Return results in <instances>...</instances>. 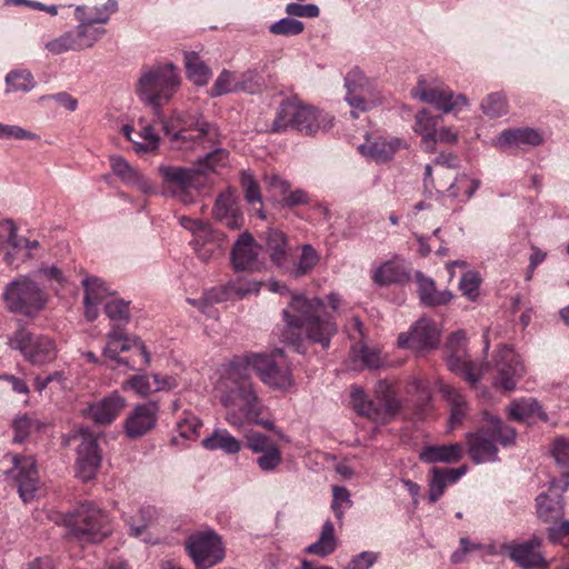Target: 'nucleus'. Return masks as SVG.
<instances>
[{
	"label": "nucleus",
	"instance_id": "obj_1",
	"mask_svg": "<svg viewBox=\"0 0 569 569\" xmlns=\"http://www.w3.org/2000/svg\"><path fill=\"white\" fill-rule=\"evenodd\" d=\"M180 86L178 67L172 62H158L142 67L136 91L140 101L151 108L172 148L188 150L213 143L218 137L217 129L202 117L179 111L169 118L163 117V106L171 101Z\"/></svg>",
	"mask_w": 569,
	"mask_h": 569
},
{
	"label": "nucleus",
	"instance_id": "obj_2",
	"mask_svg": "<svg viewBox=\"0 0 569 569\" xmlns=\"http://www.w3.org/2000/svg\"><path fill=\"white\" fill-rule=\"evenodd\" d=\"M289 308L297 315L288 309L282 310L287 330H303L308 340L328 349L338 326L333 316L326 312L325 301L319 297L292 295Z\"/></svg>",
	"mask_w": 569,
	"mask_h": 569
},
{
	"label": "nucleus",
	"instance_id": "obj_3",
	"mask_svg": "<svg viewBox=\"0 0 569 569\" xmlns=\"http://www.w3.org/2000/svg\"><path fill=\"white\" fill-rule=\"evenodd\" d=\"M248 388L249 357L234 358L224 367L217 390L221 402L228 409V422L238 428L249 420Z\"/></svg>",
	"mask_w": 569,
	"mask_h": 569
},
{
	"label": "nucleus",
	"instance_id": "obj_4",
	"mask_svg": "<svg viewBox=\"0 0 569 569\" xmlns=\"http://www.w3.org/2000/svg\"><path fill=\"white\" fill-rule=\"evenodd\" d=\"M331 126V120L327 121L317 108L303 103L298 98H289L280 103L277 116L271 123H260L257 121L256 130L259 132L280 133L289 127L306 134L316 132Z\"/></svg>",
	"mask_w": 569,
	"mask_h": 569
},
{
	"label": "nucleus",
	"instance_id": "obj_5",
	"mask_svg": "<svg viewBox=\"0 0 569 569\" xmlns=\"http://www.w3.org/2000/svg\"><path fill=\"white\" fill-rule=\"evenodd\" d=\"M483 421L486 427L466 436L469 456L476 463L496 461V443L508 447L515 443L517 437L516 430L496 416L485 413Z\"/></svg>",
	"mask_w": 569,
	"mask_h": 569
},
{
	"label": "nucleus",
	"instance_id": "obj_6",
	"mask_svg": "<svg viewBox=\"0 0 569 569\" xmlns=\"http://www.w3.org/2000/svg\"><path fill=\"white\" fill-rule=\"evenodd\" d=\"M375 399H369L360 387L351 391V405L361 417L385 425L393 420L402 409V402L397 398L392 386L387 380H379L375 386Z\"/></svg>",
	"mask_w": 569,
	"mask_h": 569
},
{
	"label": "nucleus",
	"instance_id": "obj_7",
	"mask_svg": "<svg viewBox=\"0 0 569 569\" xmlns=\"http://www.w3.org/2000/svg\"><path fill=\"white\" fill-rule=\"evenodd\" d=\"M9 312L36 318L48 305L46 290L28 276H19L10 281L2 293Z\"/></svg>",
	"mask_w": 569,
	"mask_h": 569
},
{
	"label": "nucleus",
	"instance_id": "obj_8",
	"mask_svg": "<svg viewBox=\"0 0 569 569\" xmlns=\"http://www.w3.org/2000/svg\"><path fill=\"white\" fill-rule=\"evenodd\" d=\"M68 525L71 535L80 542L97 543L111 533L109 516L91 502L80 505Z\"/></svg>",
	"mask_w": 569,
	"mask_h": 569
},
{
	"label": "nucleus",
	"instance_id": "obj_9",
	"mask_svg": "<svg viewBox=\"0 0 569 569\" xmlns=\"http://www.w3.org/2000/svg\"><path fill=\"white\" fill-rule=\"evenodd\" d=\"M9 346L18 350L24 360L33 366L53 362L59 352L57 341L44 333L31 332L24 328L17 330L9 339Z\"/></svg>",
	"mask_w": 569,
	"mask_h": 569
},
{
	"label": "nucleus",
	"instance_id": "obj_10",
	"mask_svg": "<svg viewBox=\"0 0 569 569\" xmlns=\"http://www.w3.org/2000/svg\"><path fill=\"white\" fill-rule=\"evenodd\" d=\"M251 367L260 379L271 388L288 390L293 387L291 368L281 350H277L272 355H251Z\"/></svg>",
	"mask_w": 569,
	"mask_h": 569
},
{
	"label": "nucleus",
	"instance_id": "obj_11",
	"mask_svg": "<svg viewBox=\"0 0 569 569\" xmlns=\"http://www.w3.org/2000/svg\"><path fill=\"white\" fill-rule=\"evenodd\" d=\"M186 548L196 569H208L224 559L221 538L211 529L190 535Z\"/></svg>",
	"mask_w": 569,
	"mask_h": 569
},
{
	"label": "nucleus",
	"instance_id": "obj_12",
	"mask_svg": "<svg viewBox=\"0 0 569 569\" xmlns=\"http://www.w3.org/2000/svg\"><path fill=\"white\" fill-rule=\"evenodd\" d=\"M229 164V152L218 148L199 158L191 167H160L163 178H193V176L223 174Z\"/></svg>",
	"mask_w": 569,
	"mask_h": 569
},
{
	"label": "nucleus",
	"instance_id": "obj_13",
	"mask_svg": "<svg viewBox=\"0 0 569 569\" xmlns=\"http://www.w3.org/2000/svg\"><path fill=\"white\" fill-rule=\"evenodd\" d=\"M345 86L347 88L346 101L352 109L353 118H358L360 112H366L379 101L376 87L358 68L348 72Z\"/></svg>",
	"mask_w": 569,
	"mask_h": 569
},
{
	"label": "nucleus",
	"instance_id": "obj_14",
	"mask_svg": "<svg viewBox=\"0 0 569 569\" xmlns=\"http://www.w3.org/2000/svg\"><path fill=\"white\" fill-rule=\"evenodd\" d=\"M440 329L436 322L429 318L417 320L408 332L399 335L397 343L403 349H411L422 353L436 349L439 345Z\"/></svg>",
	"mask_w": 569,
	"mask_h": 569
},
{
	"label": "nucleus",
	"instance_id": "obj_15",
	"mask_svg": "<svg viewBox=\"0 0 569 569\" xmlns=\"http://www.w3.org/2000/svg\"><path fill=\"white\" fill-rule=\"evenodd\" d=\"M466 345L467 337L462 330H458L449 337L446 343V349L449 352L447 356V365L451 371L460 375L471 385H475L480 380L481 372L476 369L468 359Z\"/></svg>",
	"mask_w": 569,
	"mask_h": 569
},
{
	"label": "nucleus",
	"instance_id": "obj_16",
	"mask_svg": "<svg viewBox=\"0 0 569 569\" xmlns=\"http://www.w3.org/2000/svg\"><path fill=\"white\" fill-rule=\"evenodd\" d=\"M495 366L498 372L495 385L506 391H512L517 381L526 373L520 356L507 345L498 349Z\"/></svg>",
	"mask_w": 569,
	"mask_h": 569
},
{
	"label": "nucleus",
	"instance_id": "obj_17",
	"mask_svg": "<svg viewBox=\"0 0 569 569\" xmlns=\"http://www.w3.org/2000/svg\"><path fill=\"white\" fill-rule=\"evenodd\" d=\"M13 467L9 475L14 479L18 492L23 502L34 499L39 489V476L36 459L32 456H12Z\"/></svg>",
	"mask_w": 569,
	"mask_h": 569
},
{
	"label": "nucleus",
	"instance_id": "obj_18",
	"mask_svg": "<svg viewBox=\"0 0 569 569\" xmlns=\"http://www.w3.org/2000/svg\"><path fill=\"white\" fill-rule=\"evenodd\" d=\"M80 443L77 449L76 476L82 481L93 479L101 463L97 438L89 430L79 431Z\"/></svg>",
	"mask_w": 569,
	"mask_h": 569
},
{
	"label": "nucleus",
	"instance_id": "obj_19",
	"mask_svg": "<svg viewBox=\"0 0 569 569\" xmlns=\"http://www.w3.org/2000/svg\"><path fill=\"white\" fill-rule=\"evenodd\" d=\"M249 292V281L246 277H238L226 286L213 288L201 299H188L187 301L198 308L202 313L212 316V305L230 299H242Z\"/></svg>",
	"mask_w": 569,
	"mask_h": 569
},
{
	"label": "nucleus",
	"instance_id": "obj_20",
	"mask_svg": "<svg viewBox=\"0 0 569 569\" xmlns=\"http://www.w3.org/2000/svg\"><path fill=\"white\" fill-rule=\"evenodd\" d=\"M133 347L139 350L143 366L148 367L151 356L142 340L137 337L130 338L118 330H112L107 335V346L103 348L102 353L104 357L114 360L119 366H126L133 370L134 367L130 366L126 358L119 357L120 352L128 351Z\"/></svg>",
	"mask_w": 569,
	"mask_h": 569
},
{
	"label": "nucleus",
	"instance_id": "obj_21",
	"mask_svg": "<svg viewBox=\"0 0 569 569\" xmlns=\"http://www.w3.org/2000/svg\"><path fill=\"white\" fill-rule=\"evenodd\" d=\"M415 97L433 104L443 113H450L468 106V99L462 93H453L448 88H427L425 79H420L413 92Z\"/></svg>",
	"mask_w": 569,
	"mask_h": 569
},
{
	"label": "nucleus",
	"instance_id": "obj_22",
	"mask_svg": "<svg viewBox=\"0 0 569 569\" xmlns=\"http://www.w3.org/2000/svg\"><path fill=\"white\" fill-rule=\"evenodd\" d=\"M541 539L533 536L525 542L503 543L501 549L507 551L513 562L523 569L547 568L548 563L539 551Z\"/></svg>",
	"mask_w": 569,
	"mask_h": 569
},
{
	"label": "nucleus",
	"instance_id": "obj_23",
	"mask_svg": "<svg viewBox=\"0 0 569 569\" xmlns=\"http://www.w3.org/2000/svg\"><path fill=\"white\" fill-rule=\"evenodd\" d=\"M127 406L124 397L113 391L102 399L92 402L86 410V416L94 423L107 426L112 423Z\"/></svg>",
	"mask_w": 569,
	"mask_h": 569
},
{
	"label": "nucleus",
	"instance_id": "obj_24",
	"mask_svg": "<svg viewBox=\"0 0 569 569\" xmlns=\"http://www.w3.org/2000/svg\"><path fill=\"white\" fill-rule=\"evenodd\" d=\"M158 411V405L152 401L136 406L124 421L127 436L136 439L150 431L156 426Z\"/></svg>",
	"mask_w": 569,
	"mask_h": 569
},
{
	"label": "nucleus",
	"instance_id": "obj_25",
	"mask_svg": "<svg viewBox=\"0 0 569 569\" xmlns=\"http://www.w3.org/2000/svg\"><path fill=\"white\" fill-rule=\"evenodd\" d=\"M372 281L380 287L401 284L410 279V270L405 260L395 254L380 263L372 272Z\"/></svg>",
	"mask_w": 569,
	"mask_h": 569
},
{
	"label": "nucleus",
	"instance_id": "obj_26",
	"mask_svg": "<svg viewBox=\"0 0 569 569\" xmlns=\"http://www.w3.org/2000/svg\"><path fill=\"white\" fill-rule=\"evenodd\" d=\"M406 148V142L399 138L387 140L381 137H367L366 141L358 147V150L368 159L376 162H386L390 160L397 151Z\"/></svg>",
	"mask_w": 569,
	"mask_h": 569
},
{
	"label": "nucleus",
	"instance_id": "obj_27",
	"mask_svg": "<svg viewBox=\"0 0 569 569\" xmlns=\"http://www.w3.org/2000/svg\"><path fill=\"white\" fill-rule=\"evenodd\" d=\"M213 214L231 230H238L244 224V218L238 209L234 192L231 190H227L217 198Z\"/></svg>",
	"mask_w": 569,
	"mask_h": 569
},
{
	"label": "nucleus",
	"instance_id": "obj_28",
	"mask_svg": "<svg viewBox=\"0 0 569 569\" xmlns=\"http://www.w3.org/2000/svg\"><path fill=\"white\" fill-rule=\"evenodd\" d=\"M543 141L540 132L532 128H518L503 130L496 140L500 148L536 147Z\"/></svg>",
	"mask_w": 569,
	"mask_h": 569
},
{
	"label": "nucleus",
	"instance_id": "obj_29",
	"mask_svg": "<svg viewBox=\"0 0 569 569\" xmlns=\"http://www.w3.org/2000/svg\"><path fill=\"white\" fill-rule=\"evenodd\" d=\"M418 284V296L420 302L426 307H438L449 303L453 295L450 290L438 291L435 281L418 271L416 274Z\"/></svg>",
	"mask_w": 569,
	"mask_h": 569
},
{
	"label": "nucleus",
	"instance_id": "obj_30",
	"mask_svg": "<svg viewBox=\"0 0 569 569\" xmlns=\"http://www.w3.org/2000/svg\"><path fill=\"white\" fill-rule=\"evenodd\" d=\"M462 458L460 443L425 446L419 452V459L426 463H455Z\"/></svg>",
	"mask_w": 569,
	"mask_h": 569
},
{
	"label": "nucleus",
	"instance_id": "obj_31",
	"mask_svg": "<svg viewBox=\"0 0 569 569\" xmlns=\"http://www.w3.org/2000/svg\"><path fill=\"white\" fill-rule=\"evenodd\" d=\"M415 132L421 137V146L429 153L435 152V132L442 121L440 116H432L428 110L417 112Z\"/></svg>",
	"mask_w": 569,
	"mask_h": 569
},
{
	"label": "nucleus",
	"instance_id": "obj_32",
	"mask_svg": "<svg viewBox=\"0 0 569 569\" xmlns=\"http://www.w3.org/2000/svg\"><path fill=\"white\" fill-rule=\"evenodd\" d=\"M427 183L425 188L428 191L431 189L436 190V193L439 197H447L458 202L467 201L477 190L478 181L477 180H452L445 190H441L439 187L435 184L436 180H425Z\"/></svg>",
	"mask_w": 569,
	"mask_h": 569
},
{
	"label": "nucleus",
	"instance_id": "obj_33",
	"mask_svg": "<svg viewBox=\"0 0 569 569\" xmlns=\"http://www.w3.org/2000/svg\"><path fill=\"white\" fill-rule=\"evenodd\" d=\"M508 418L519 422H526L532 418L547 420V415L535 398L513 399L507 408Z\"/></svg>",
	"mask_w": 569,
	"mask_h": 569
},
{
	"label": "nucleus",
	"instance_id": "obj_34",
	"mask_svg": "<svg viewBox=\"0 0 569 569\" xmlns=\"http://www.w3.org/2000/svg\"><path fill=\"white\" fill-rule=\"evenodd\" d=\"M183 61L187 78L196 86H206L211 76V69L204 63V61L194 51H184Z\"/></svg>",
	"mask_w": 569,
	"mask_h": 569
},
{
	"label": "nucleus",
	"instance_id": "obj_35",
	"mask_svg": "<svg viewBox=\"0 0 569 569\" xmlns=\"http://www.w3.org/2000/svg\"><path fill=\"white\" fill-rule=\"evenodd\" d=\"M337 548V537L335 535V527L331 520H326L319 538L316 542L306 548L307 553L316 555L325 558L332 553Z\"/></svg>",
	"mask_w": 569,
	"mask_h": 569
},
{
	"label": "nucleus",
	"instance_id": "obj_36",
	"mask_svg": "<svg viewBox=\"0 0 569 569\" xmlns=\"http://www.w3.org/2000/svg\"><path fill=\"white\" fill-rule=\"evenodd\" d=\"M230 263L236 273L246 272L249 268V232L243 231L230 251Z\"/></svg>",
	"mask_w": 569,
	"mask_h": 569
},
{
	"label": "nucleus",
	"instance_id": "obj_37",
	"mask_svg": "<svg viewBox=\"0 0 569 569\" xmlns=\"http://www.w3.org/2000/svg\"><path fill=\"white\" fill-rule=\"evenodd\" d=\"M199 180H166L164 190L171 192L182 203H192L199 194Z\"/></svg>",
	"mask_w": 569,
	"mask_h": 569
},
{
	"label": "nucleus",
	"instance_id": "obj_38",
	"mask_svg": "<svg viewBox=\"0 0 569 569\" xmlns=\"http://www.w3.org/2000/svg\"><path fill=\"white\" fill-rule=\"evenodd\" d=\"M203 448L208 450L221 449L228 453H236L240 450L239 441L229 435L228 431L218 429L202 440Z\"/></svg>",
	"mask_w": 569,
	"mask_h": 569
},
{
	"label": "nucleus",
	"instance_id": "obj_39",
	"mask_svg": "<svg viewBox=\"0 0 569 569\" xmlns=\"http://www.w3.org/2000/svg\"><path fill=\"white\" fill-rule=\"evenodd\" d=\"M441 393L450 403V425L453 428L460 423L465 417L468 407L463 396L451 386L441 387Z\"/></svg>",
	"mask_w": 569,
	"mask_h": 569
},
{
	"label": "nucleus",
	"instance_id": "obj_40",
	"mask_svg": "<svg viewBox=\"0 0 569 569\" xmlns=\"http://www.w3.org/2000/svg\"><path fill=\"white\" fill-rule=\"evenodd\" d=\"M537 515L543 522H556L563 516V505L541 493L537 498Z\"/></svg>",
	"mask_w": 569,
	"mask_h": 569
},
{
	"label": "nucleus",
	"instance_id": "obj_41",
	"mask_svg": "<svg viewBox=\"0 0 569 569\" xmlns=\"http://www.w3.org/2000/svg\"><path fill=\"white\" fill-rule=\"evenodd\" d=\"M138 516L139 518L124 512L126 521L130 527V535L133 537H140L142 535L146 528L153 521L156 510L151 506H144L138 510Z\"/></svg>",
	"mask_w": 569,
	"mask_h": 569
},
{
	"label": "nucleus",
	"instance_id": "obj_42",
	"mask_svg": "<svg viewBox=\"0 0 569 569\" xmlns=\"http://www.w3.org/2000/svg\"><path fill=\"white\" fill-rule=\"evenodd\" d=\"M266 246L274 263L281 264L286 260L287 238L284 233L276 229H269Z\"/></svg>",
	"mask_w": 569,
	"mask_h": 569
},
{
	"label": "nucleus",
	"instance_id": "obj_43",
	"mask_svg": "<svg viewBox=\"0 0 569 569\" xmlns=\"http://www.w3.org/2000/svg\"><path fill=\"white\" fill-rule=\"evenodd\" d=\"M6 92L22 91L28 92L33 89V76L28 70H12L6 76Z\"/></svg>",
	"mask_w": 569,
	"mask_h": 569
},
{
	"label": "nucleus",
	"instance_id": "obj_44",
	"mask_svg": "<svg viewBox=\"0 0 569 569\" xmlns=\"http://www.w3.org/2000/svg\"><path fill=\"white\" fill-rule=\"evenodd\" d=\"M482 279L479 272L469 270L465 272L459 281V290L461 295L469 301L475 302L480 296V284Z\"/></svg>",
	"mask_w": 569,
	"mask_h": 569
},
{
	"label": "nucleus",
	"instance_id": "obj_45",
	"mask_svg": "<svg viewBox=\"0 0 569 569\" xmlns=\"http://www.w3.org/2000/svg\"><path fill=\"white\" fill-rule=\"evenodd\" d=\"M44 48L52 54H61L70 50L79 51L80 44L74 31H67L60 37L47 42Z\"/></svg>",
	"mask_w": 569,
	"mask_h": 569
},
{
	"label": "nucleus",
	"instance_id": "obj_46",
	"mask_svg": "<svg viewBox=\"0 0 569 569\" xmlns=\"http://www.w3.org/2000/svg\"><path fill=\"white\" fill-rule=\"evenodd\" d=\"M459 166V160L453 153L439 154L431 164L425 167L423 176L426 178L432 174L445 176L448 174V169H455Z\"/></svg>",
	"mask_w": 569,
	"mask_h": 569
},
{
	"label": "nucleus",
	"instance_id": "obj_47",
	"mask_svg": "<svg viewBox=\"0 0 569 569\" xmlns=\"http://www.w3.org/2000/svg\"><path fill=\"white\" fill-rule=\"evenodd\" d=\"M319 262V254L311 244H305L298 263L293 268V274L301 277L310 272Z\"/></svg>",
	"mask_w": 569,
	"mask_h": 569
},
{
	"label": "nucleus",
	"instance_id": "obj_48",
	"mask_svg": "<svg viewBox=\"0 0 569 569\" xmlns=\"http://www.w3.org/2000/svg\"><path fill=\"white\" fill-rule=\"evenodd\" d=\"M251 425L261 426L268 430H274L273 419L267 408H264L258 398L251 392Z\"/></svg>",
	"mask_w": 569,
	"mask_h": 569
},
{
	"label": "nucleus",
	"instance_id": "obj_49",
	"mask_svg": "<svg viewBox=\"0 0 569 569\" xmlns=\"http://www.w3.org/2000/svg\"><path fill=\"white\" fill-rule=\"evenodd\" d=\"M481 109L487 116L498 118L508 112V102L503 94L496 92L482 101Z\"/></svg>",
	"mask_w": 569,
	"mask_h": 569
},
{
	"label": "nucleus",
	"instance_id": "obj_50",
	"mask_svg": "<svg viewBox=\"0 0 569 569\" xmlns=\"http://www.w3.org/2000/svg\"><path fill=\"white\" fill-rule=\"evenodd\" d=\"M0 228L2 231L8 233L7 243L13 250H18L24 246L28 251H31L39 246L37 240L30 241L26 239H19L17 236V227L12 220L2 221L0 223Z\"/></svg>",
	"mask_w": 569,
	"mask_h": 569
},
{
	"label": "nucleus",
	"instance_id": "obj_51",
	"mask_svg": "<svg viewBox=\"0 0 569 569\" xmlns=\"http://www.w3.org/2000/svg\"><path fill=\"white\" fill-rule=\"evenodd\" d=\"M351 506L352 501L349 490L346 487L333 486L331 510L339 521L343 518L345 508H350Z\"/></svg>",
	"mask_w": 569,
	"mask_h": 569
},
{
	"label": "nucleus",
	"instance_id": "obj_52",
	"mask_svg": "<svg viewBox=\"0 0 569 569\" xmlns=\"http://www.w3.org/2000/svg\"><path fill=\"white\" fill-rule=\"evenodd\" d=\"M122 132L129 141L133 143V149L137 153H150L158 149L160 139H146L138 138L133 134V128L129 124L122 127Z\"/></svg>",
	"mask_w": 569,
	"mask_h": 569
},
{
	"label": "nucleus",
	"instance_id": "obj_53",
	"mask_svg": "<svg viewBox=\"0 0 569 569\" xmlns=\"http://www.w3.org/2000/svg\"><path fill=\"white\" fill-rule=\"evenodd\" d=\"M305 30V24L296 19L282 18L279 21L272 23L269 31L276 36H297Z\"/></svg>",
	"mask_w": 569,
	"mask_h": 569
},
{
	"label": "nucleus",
	"instance_id": "obj_54",
	"mask_svg": "<svg viewBox=\"0 0 569 569\" xmlns=\"http://www.w3.org/2000/svg\"><path fill=\"white\" fill-rule=\"evenodd\" d=\"M201 427L202 421L193 415H188L177 423L179 436L187 440L198 439Z\"/></svg>",
	"mask_w": 569,
	"mask_h": 569
},
{
	"label": "nucleus",
	"instance_id": "obj_55",
	"mask_svg": "<svg viewBox=\"0 0 569 569\" xmlns=\"http://www.w3.org/2000/svg\"><path fill=\"white\" fill-rule=\"evenodd\" d=\"M103 28H93L92 26H78L74 34L78 37L80 50L92 47L103 34Z\"/></svg>",
	"mask_w": 569,
	"mask_h": 569
},
{
	"label": "nucleus",
	"instance_id": "obj_56",
	"mask_svg": "<svg viewBox=\"0 0 569 569\" xmlns=\"http://www.w3.org/2000/svg\"><path fill=\"white\" fill-rule=\"evenodd\" d=\"M123 390H132L140 397H147L153 392L152 382L147 375H134L122 383Z\"/></svg>",
	"mask_w": 569,
	"mask_h": 569
},
{
	"label": "nucleus",
	"instance_id": "obj_57",
	"mask_svg": "<svg viewBox=\"0 0 569 569\" xmlns=\"http://www.w3.org/2000/svg\"><path fill=\"white\" fill-rule=\"evenodd\" d=\"M38 427L37 421L32 420L27 415L18 416L12 421L13 442L21 443L30 435L33 428Z\"/></svg>",
	"mask_w": 569,
	"mask_h": 569
},
{
	"label": "nucleus",
	"instance_id": "obj_58",
	"mask_svg": "<svg viewBox=\"0 0 569 569\" xmlns=\"http://www.w3.org/2000/svg\"><path fill=\"white\" fill-rule=\"evenodd\" d=\"M179 222L184 229L191 231L194 234V239L207 240L211 237L212 232L210 226L202 220H196L182 216L179 218Z\"/></svg>",
	"mask_w": 569,
	"mask_h": 569
},
{
	"label": "nucleus",
	"instance_id": "obj_59",
	"mask_svg": "<svg viewBox=\"0 0 569 569\" xmlns=\"http://www.w3.org/2000/svg\"><path fill=\"white\" fill-rule=\"evenodd\" d=\"M106 313L114 322L129 321V303L123 300H112L106 305Z\"/></svg>",
	"mask_w": 569,
	"mask_h": 569
},
{
	"label": "nucleus",
	"instance_id": "obj_60",
	"mask_svg": "<svg viewBox=\"0 0 569 569\" xmlns=\"http://www.w3.org/2000/svg\"><path fill=\"white\" fill-rule=\"evenodd\" d=\"M259 453H261V456L257 459V465L263 471H272L281 463L282 456L279 448L260 451Z\"/></svg>",
	"mask_w": 569,
	"mask_h": 569
},
{
	"label": "nucleus",
	"instance_id": "obj_61",
	"mask_svg": "<svg viewBox=\"0 0 569 569\" xmlns=\"http://www.w3.org/2000/svg\"><path fill=\"white\" fill-rule=\"evenodd\" d=\"M352 352L356 357L360 358L362 363L370 369L378 368L381 365L380 355L377 350H371L362 345L359 348L352 347Z\"/></svg>",
	"mask_w": 569,
	"mask_h": 569
},
{
	"label": "nucleus",
	"instance_id": "obj_62",
	"mask_svg": "<svg viewBox=\"0 0 569 569\" xmlns=\"http://www.w3.org/2000/svg\"><path fill=\"white\" fill-rule=\"evenodd\" d=\"M82 286L84 288V295H88V291H92L93 300L94 301H101L106 297L110 295L108 288L104 286V283L96 278V277H87L82 280Z\"/></svg>",
	"mask_w": 569,
	"mask_h": 569
},
{
	"label": "nucleus",
	"instance_id": "obj_63",
	"mask_svg": "<svg viewBox=\"0 0 569 569\" xmlns=\"http://www.w3.org/2000/svg\"><path fill=\"white\" fill-rule=\"evenodd\" d=\"M551 453L558 465L569 468V440L559 437L555 440Z\"/></svg>",
	"mask_w": 569,
	"mask_h": 569
},
{
	"label": "nucleus",
	"instance_id": "obj_64",
	"mask_svg": "<svg viewBox=\"0 0 569 569\" xmlns=\"http://www.w3.org/2000/svg\"><path fill=\"white\" fill-rule=\"evenodd\" d=\"M110 167L114 176L119 178H139L134 169L120 156H111Z\"/></svg>",
	"mask_w": 569,
	"mask_h": 569
}]
</instances>
